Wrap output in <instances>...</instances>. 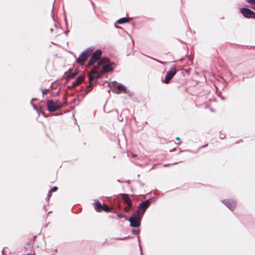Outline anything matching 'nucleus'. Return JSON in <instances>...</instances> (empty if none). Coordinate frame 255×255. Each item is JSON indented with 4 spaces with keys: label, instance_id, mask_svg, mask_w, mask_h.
I'll return each mask as SVG.
<instances>
[{
    "label": "nucleus",
    "instance_id": "22",
    "mask_svg": "<svg viewBox=\"0 0 255 255\" xmlns=\"http://www.w3.org/2000/svg\"><path fill=\"white\" fill-rule=\"evenodd\" d=\"M247 1L252 4H255V0H248Z\"/></svg>",
    "mask_w": 255,
    "mask_h": 255
},
{
    "label": "nucleus",
    "instance_id": "23",
    "mask_svg": "<svg viewBox=\"0 0 255 255\" xmlns=\"http://www.w3.org/2000/svg\"><path fill=\"white\" fill-rule=\"evenodd\" d=\"M156 61H157V62L161 64H163V65H164L166 63V62H162V61H159L158 60H156V59H154Z\"/></svg>",
    "mask_w": 255,
    "mask_h": 255
},
{
    "label": "nucleus",
    "instance_id": "3",
    "mask_svg": "<svg viewBox=\"0 0 255 255\" xmlns=\"http://www.w3.org/2000/svg\"><path fill=\"white\" fill-rule=\"evenodd\" d=\"M94 50L93 47H89L83 52L77 60L78 63L83 65Z\"/></svg>",
    "mask_w": 255,
    "mask_h": 255
},
{
    "label": "nucleus",
    "instance_id": "15",
    "mask_svg": "<svg viewBox=\"0 0 255 255\" xmlns=\"http://www.w3.org/2000/svg\"><path fill=\"white\" fill-rule=\"evenodd\" d=\"M128 21V19L126 17H123L122 18L119 19L117 22L119 24H123Z\"/></svg>",
    "mask_w": 255,
    "mask_h": 255
},
{
    "label": "nucleus",
    "instance_id": "20",
    "mask_svg": "<svg viewBox=\"0 0 255 255\" xmlns=\"http://www.w3.org/2000/svg\"><path fill=\"white\" fill-rule=\"evenodd\" d=\"M35 100V99H32V101H31V105H32V106H33V107L34 109H35V110H37V107H36L35 105H34V104H32V102H33L34 100Z\"/></svg>",
    "mask_w": 255,
    "mask_h": 255
},
{
    "label": "nucleus",
    "instance_id": "27",
    "mask_svg": "<svg viewBox=\"0 0 255 255\" xmlns=\"http://www.w3.org/2000/svg\"><path fill=\"white\" fill-rule=\"evenodd\" d=\"M253 8H254L255 10V7H253Z\"/></svg>",
    "mask_w": 255,
    "mask_h": 255
},
{
    "label": "nucleus",
    "instance_id": "10",
    "mask_svg": "<svg viewBox=\"0 0 255 255\" xmlns=\"http://www.w3.org/2000/svg\"><path fill=\"white\" fill-rule=\"evenodd\" d=\"M149 205V200H146L140 203L138 207V210H137L139 211V215H140V213L143 214L146 210V209L148 207Z\"/></svg>",
    "mask_w": 255,
    "mask_h": 255
},
{
    "label": "nucleus",
    "instance_id": "13",
    "mask_svg": "<svg viewBox=\"0 0 255 255\" xmlns=\"http://www.w3.org/2000/svg\"><path fill=\"white\" fill-rule=\"evenodd\" d=\"M94 208L97 212H100L102 211L103 205L100 202L97 201L94 204Z\"/></svg>",
    "mask_w": 255,
    "mask_h": 255
},
{
    "label": "nucleus",
    "instance_id": "25",
    "mask_svg": "<svg viewBox=\"0 0 255 255\" xmlns=\"http://www.w3.org/2000/svg\"><path fill=\"white\" fill-rule=\"evenodd\" d=\"M132 234H134V235H136L137 234V231H135V230H133L132 231Z\"/></svg>",
    "mask_w": 255,
    "mask_h": 255
},
{
    "label": "nucleus",
    "instance_id": "17",
    "mask_svg": "<svg viewBox=\"0 0 255 255\" xmlns=\"http://www.w3.org/2000/svg\"><path fill=\"white\" fill-rule=\"evenodd\" d=\"M103 207L102 208V211H104L106 212H110L111 210V208L105 204H103Z\"/></svg>",
    "mask_w": 255,
    "mask_h": 255
},
{
    "label": "nucleus",
    "instance_id": "11",
    "mask_svg": "<svg viewBox=\"0 0 255 255\" xmlns=\"http://www.w3.org/2000/svg\"><path fill=\"white\" fill-rule=\"evenodd\" d=\"M222 202L231 210H233L236 206V202L233 200H225Z\"/></svg>",
    "mask_w": 255,
    "mask_h": 255
},
{
    "label": "nucleus",
    "instance_id": "18",
    "mask_svg": "<svg viewBox=\"0 0 255 255\" xmlns=\"http://www.w3.org/2000/svg\"><path fill=\"white\" fill-rule=\"evenodd\" d=\"M58 188L56 186L53 187L49 191V194L51 192H55L57 190Z\"/></svg>",
    "mask_w": 255,
    "mask_h": 255
},
{
    "label": "nucleus",
    "instance_id": "7",
    "mask_svg": "<svg viewBox=\"0 0 255 255\" xmlns=\"http://www.w3.org/2000/svg\"><path fill=\"white\" fill-rule=\"evenodd\" d=\"M176 73V68L175 66H173L171 69L170 71L167 72L165 77V79L163 82L168 84L169 83L170 80L173 78Z\"/></svg>",
    "mask_w": 255,
    "mask_h": 255
},
{
    "label": "nucleus",
    "instance_id": "16",
    "mask_svg": "<svg viewBox=\"0 0 255 255\" xmlns=\"http://www.w3.org/2000/svg\"><path fill=\"white\" fill-rule=\"evenodd\" d=\"M127 206L124 208V210L126 212H128L131 209V208L132 206V202L128 203H127Z\"/></svg>",
    "mask_w": 255,
    "mask_h": 255
},
{
    "label": "nucleus",
    "instance_id": "14",
    "mask_svg": "<svg viewBox=\"0 0 255 255\" xmlns=\"http://www.w3.org/2000/svg\"><path fill=\"white\" fill-rule=\"evenodd\" d=\"M123 199L124 200V202L127 204L128 203L131 202V200L128 197V196L126 194H122L121 195Z\"/></svg>",
    "mask_w": 255,
    "mask_h": 255
},
{
    "label": "nucleus",
    "instance_id": "6",
    "mask_svg": "<svg viewBox=\"0 0 255 255\" xmlns=\"http://www.w3.org/2000/svg\"><path fill=\"white\" fill-rule=\"evenodd\" d=\"M110 86L114 88L112 91L115 93L119 94L122 91L126 92V87L124 85H119L116 81L113 82Z\"/></svg>",
    "mask_w": 255,
    "mask_h": 255
},
{
    "label": "nucleus",
    "instance_id": "1",
    "mask_svg": "<svg viewBox=\"0 0 255 255\" xmlns=\"http://www.w3.org/2000/svg\"><path fill=\"white\" fill-rule=\"evenodd\" d=\"M98 65L103 66L102 74L110 72L115 67V64L107 58L103 57L98 61Z\"/></svg>",
    "mask_w": 255,
    "mask_h": 255
},
{
    "label": "nucleus",
    "instance_id": "8",
    "mask_svg": "<svg viewBox=\"0 0 255 255\" xmlns=\"http://www.w3.org/2000/svg\"><path fill=\"white\" fill-rule=\"evenodd\" d=\"M240 11L245 17L255 18V13L250 9L243 7Z\"/></svg>",
    "mask_w": 255,
    "mask_h": 255
},
{
    "label": "nucleus",
    "instance_id": "24",
    "mask_svg": "<svg viewBox=\"0 0 255 255\" xmlns=\"http://www.w3.org/2000/svg\"><path fill=\"white\" fill-rule=\"evenodd\" d=\"M75 75V74L73 73L72 75H71L69 76V78H73Z\"/></svg>",
    "mask_w": 255,
    "mask_h": 255
},
{
    "label": "nucleus",
    "instance_id": "12",
    "mask_svg": "<svg viewBox=\"0 0 255 255\" xmlns=\"http://www.w3.org/2000/svg\"><path fill=\"white\" fill-rule=\"evenodd\" d=\"M84 77L82 75H80L76 78V81L72 83V85L69 87L74 88L82 83Z\"/></svg>",
    "mask_w": 255,
    "mask_h": 255
},
{
    "label": "nucleus",
    "instance_id": "26",
    "mask_svg": "<svg viewBox=\"0 0 255 255\" xmlns=\"http://www.w3.org/2000/svg\"><path fill=\"white\" fill-rule=\"evenodd\" d=\"M176 139L177 140H179H179H180V138H179V137H176Z\"/></svg>",
    "mask_w": 255,
    "mask_h": 255
},
{
    "label": "nucleus",
    "instance_id": "21",
    "mask_svg": "<svg viewBox=\"0 0 255 255\" xmlns=\"http://www.w3.org/2000/svg\"><path fill=\"white\" fill-rule=\"evenodd\" d=\"M48 89H43L42 90V94H43V95H45V94H46L47 92H48Z\"/></svg>",
    "mask_w": 255,
    "mask_h": 255
},
{
    "label": "nucleus",
    "instance_id": "19",
    "mask_svg": "<svg viewBox=\"0 0 255 255\" xmlns=\"http://www.w3.org/2000/svg\"><path fill=\"white\" fill-rule=\"evenodd\" d=\"M117 216L118 217L119 219H121V218H124L125 216L121 213H118L117 214Z\"/></svg>",
    "mask_w": 255,
    "mask_h": 255
},
{
    "label": "nucleus",
    "instance_id": "9",
    "mask_svg": "<svg viewBox=\"0 0 255 255\" xmlns=\"http://www.w3.org/2000/svg\"><path fill=\"white\" fill-rule=\"evenodd\" d=\"M101 75H102L101 73L98 72L97 71H94V70H92L91 72V73L89 75V80L90 81L89 85L87 86L88 88H91L92 87V85L91 83V82L94 80V79L96 78H99L101 76Z\"/></svg>",
    "mask_w": 255,
    "mask_h": 255
},
{
    "label": "nucleus",
    "instance_id": "2",
    "mask_svg": "<svg viewBox=\"0 0 255 255\" xmlns=\"http://www.w3.org/2000/svg\"><path fill=\"white\" fill-rule=\"evenodd\" d=\"M47 110L50 112H54L61 108L62 106L61 103L58 101L54 102L52 100L47 101Z\"/></svg>",
    "mask_w": 255,
    "mask_h": 255
},
{
    "label": "nucleus",
    "instance_id": "4",
    "mask_svg": "<svg viewBox=\"0 0 255 255\" xmlns=\"http://www.w3.org/2000/svg\"><path fill=\"white\" fill-rule=\"evenodd\" d=\"M140 217L139 215V211L133 212L129 219L131 227L136 228L140 226Z\"/></svg>",
    "mask_w": 255,
    "mask_h": 255
},
{
    "label": "nucleus",
    "instance_id": "5",
    "mask_svg": "<svg viewBox=\"0 0 255 255\" xmlns=\"http://www.w3.org/2000/svg\"><path fill=\"white\" fill-rule=\"evenodd\" d=\"M102 53V52L100 49L97 50L95 51L89 60L88 65L89 66H92L96 62H97V64H98V61L102 58H101Z\"/></svg>",
    "mask_w": 255,
    "mask_h": 255
}]
</instances>
